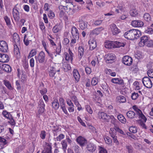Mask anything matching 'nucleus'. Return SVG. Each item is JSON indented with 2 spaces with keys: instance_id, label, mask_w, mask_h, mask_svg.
Segmentation results:
<instances>
[{
  "instance_id": "1",
  "label": "nucleus",
  "mask_w": 153,
  "mask_h": 153,
  "mask_svg": "<svg viewBox=\"0 0 153 153\" xmlns=\"http://www.w3.org/2000/svg\"><path fill=\"white\" fill-rule=\"evenodd\" d=\"M141 35V32L137 29H133L128 31L124 34V37L129 40H134Z\"/></svg>"
},
{
  "instance_id": "2",
  "label": "nucleus",
  "mask_w": 153,
  "mask_h": 153,
  "mask_svg": "<svg viewBox=\"0 0 153 153\" xmlns=\"http://www.w3.org/2000/svg\"><path fill=\"white\" fill-rule=\"evenodd\" d=\"M71 33L72 35V37L71 40L70 45L71 46L73 47L79 39V33L77 28L74 26L72 28Z\"/></svg>"
},
{
  "instance_id": "3",
  "label": "nucleus",
  "mask_w": 153,
  "mask_h": 153,
  "mask_svg": "<svg viewBox=\"0 0 153 153\" xmlns=\"http://www.w3.org/2000/svg\"><path fill=\"white\" fill-rule=\"evenodd\" d=\"M71 33L72 35V37L71 40L70 45L71 46L73 47L79 39V33L77 28L74 26L72 28Z\"/></svg>"
},
{
  "instance_id": "4",
  "label": "nucleus",
  "mask_w": 153,
  "mask_h": 153,
  "mask_svg": "<svg viewBox=\"0 0 153 153\" xmlns=\"http://www.w3.org/2000/svg\"><path fill=\"white\" fill-rule=\"evenodd\" d=\"M98 117L99 119H102L106 122H109L110 119L112 120L111 122L113 123H114V121L115 120L114 116L113 115L109 116L103 112H99L98 113Z\"/></svg>"
},
{
  "instance_id": "5",
  "label": "nucleus",
  "mask_w": 153,
  "mask_h": 153,
  "mask_svg": "<svg viewBox=\"0 0 153 153\" xmlns=\"http://www.w3.org/2000/svg\"><path fill=\"white\" fill-rule=\"evenodd\" d=\"M21 7L20 6L16 5L13 8L12 14L15 21L18 22L20 19L19 13L21 12Z\"/></svg>"
},
{
  "instance_id": "6",
  "label": "nucleus",
  "mask_w": 153,
  "mask_h": 153,
  "mask_svg": "<svg viewBox=\"0 0 153 153\" xmlns=\"http://www.w3.org/2000/svg\"><path fill=\"white\" fill-rule=\"evenodd\" d=\"M105 57L106 62L108 63H112L114 62L116 59L115 55L112 53L105 55Z\"/></svg>"
},
{
  "instance_id": "7",
  "label": "nucleus",
  "mask_w": 153,
  "mask_h": 153,
  "mask_svg": "<svg viewBox=\"0 0 153 153\" xmlns=\"http://www.w3.org/2000/svg\"><path fill=\"white\" fill-rule=\"evenodd\" d=\"M142 82L144 85L148 88H151L152 83L151 79L148 77H143L142 79Z\"/></svg>"
},
{
  "instance_id": "8",
  "label": "nucleus",
  "mask_w": 153,
  "mask_h": 153,
  "mask_svg": "<svg viewBox=\"0 0 153 153\" xmlns=\"http://www.w3.org/2000/svg\"><path fill=\"white\" fill-rule=\"evenodd\" d=\"M132 108L136 112V114L139 116V118L143 119L145 122H146L147 119L140 110L138 109L136 105L133 106Z\"/></svg>"
},
{
  "instance_id": "9",
  "label": "nucleus",
  "mask_w": 153,
  "mask_h": 153,
  "mask_svg": "<svg viewBox=\"0 0 153 153\" xmlns=\"http://www.w3.org/2000/svg\"><path fill=\"white\" fill-rule=\"evenodd\" d=\"M56 66V65H55V66L51 65L48 68V74L51 77H53L54 76L56 71L57 72H59L60 71L59 69L56 70L55 68Z\"/></svg>"
},
{
  "instance_id": "10",
  "label": "nucleus",
  "mask_w": 153,
  "mask_h": 153,
  "mask_svg": "<svg viewBox=\"0 0 153 153\" xmlns=\"http://www.w3.org/2000/svg\"><path fill=\"white\" fill-rule=\"evenodd\" d=\"M122 61L123 63L125 65L129 66L132 63V58L129 56H125L122 58Z\"/></svg>"
},
{
  "instance_id": "11",
  "label": "nucleus",
  "mask_w": 153,
  "mask_h": 153,
  "mask_svg": "<svg viewBox=\"0 0 153 153\" xmlns=\"http://www.w3.org/2000/svg\"><path fill=\"white\" fill-rule=\"evenodd\" d=\"M45 56L44 52L41 51L39 53L37 57L35 56V57L39 63H42L44 62L45 61Z\"/></svg>"
},
{
  "instance_id": "12",
  "label": "nucleus",
  "mask_w": 153,
  "mask_h": 153,
  "mask_svg": "<svg viewBox=\"0 0 153 153\" xmlns=\"http://www.w3.org/2000/svg\"><path fill=\"white\" fill-rule=\"evenodd\" d=\"M109 30L114 35H117L120 32V30L114 24H112L110 25Z\"/></svg>"
},
{
  "instance_id": "13",
  "label": "nucleus",
  "mask_w": 153,
  "mask_h": 153,
  "mask_svg": "<svg viewBox=\"0 0 153 153\" xmlns=\"http://www.w3.org/2000/svg\"><path fill=\"white\" fill-rule=\"evenodd\" d=\"M8 50L7 43L4 41H0V51L3 52H7Z\"/></svg>"
},
{
  "instance_id": "14",
  "label": "nucleus",
  "mask_w": 153,
  "mask_h": 153,
  "mask_svg": "<svg viewBox=\"0 0 153 153\" xmlns=\"http://www.w3.org/2000/svg\"><path fill=\"white\" fill-rule=\"evenodd\" d=\"M88 44L90 50H93L95 49L97 46V42L95 39L94 38L91 39L88 41Z\"/></svg>"
},
{
  "instance_id": "15",
  "label": "nucleus",
  "mask_w": 153,
  "mask_h": 153,
  "mask_svg": "<svg viewBox=\"0 0 153 153\" xmlns=\"http://www.w3.org/2000/svg\"><path fill=\"white\" fill-rule=\"evenodd\" d=\"M131 25L134 27H141L143 25L144 23L140 20H135L132 21Z\"/></svg>"
},
{
  "instance_id": "16",
  "label": "nucleus",
  "mask_w": 153,
  "mask_h": 153,
  "mask_svg": "<svg viewBox=\"0 0 153 153\" xmlns=\"http://www.w3.org/2000/svg\"><path fill=\"white\" fill-rule=\"evenodd\" d=\"M149 38L146 36H143L140 38V41L139 43L140 46L142 47L146 45L147 41H148Z\"/></svg>"
},
{
  "instance_id": "17",
  "label": "nucleus",
  "mask_w": 153,
  "mask_h": 153,
  "mask_svg": "<svg viewBox=\"0 0 153 153\" xmlns=\"http://www.w3.org/2000/svg\"><path fill=\"white\" fill-rule=\"evenodd\" d=\"M10 60L9 56L4 54H0V62H8Z\"/></svg>"
},
{
  "instance_id": "18",
  "label": "nucleus",
  "mask_w": 153,
  "mask_h": 153,
  "mask_svg": "<svg viewBox=\"0 0 153 153\" xmlns=\"http://www.w3.org/2000/svg\"><path fill=\"white\" fill-rule=\"evenodd\" d=\"M73 74L75 80V82H77L79 81L80 77L78 70L76 69H74L73 71Z\"/></svg>"
},
{
  "instance_id": "19",
  "label": "nucleus",
  "mask_w": 153,
  "mask_h": 153,
  "mask_svg": "<svg viewBox=\"0 0 153 153\" xmlns=\"http://www.w3.org/2000/svg\"><path fill=\"white\" fill-rule=\"evenodd\" d=\"M79 27L81 29L83 30L87 27L88 24L87 22L79 20Z\"/></svg>"
},
{
  "instance_id": "20",
  "label": "nucleus",
  "mask_w": 153,
  "mask_h": 153,
  "mask_svg": "<svg viewBox=\"0 0 153 153\" xmlns=\"http://www.w3.org/2000/svg\"><path fill=\"white\" fill-rule=\"evenodd\" d=\"M77 142L82 146H84L87 143L86 140L83 137L81 136L78 137L77 139Z\"/></svg>"
},
{
  "instance_id": "21",
  "label": "nucleus",
  "mask_w": 153,
  "mask_h": 153,
  "mask_svg": "<svg viewBox=\"0 0 153 153\" xmlns=\"http://www.w3.org/2000/svg\"><path fill=\"white\" fill-rule=\"evenodd\" d=\"M126 8L123 6L119 5L117 8L115 9V12L117 13H121L126 11Z\"/></svg>"
},
{
  "instance_id": "22",
  "label": "nucleus",
  "mask_w": 153,
  "mask_h": 153,
  "mask_svg": "<svg viewBox=\"0 0 153 153\" xmlns=\"http://www.w3.org/2000/svg\"><path fill=\"white\" fill-rule=\"evenodd\" d=\"M87 148L89 152H93L96 150V147L93 144L90 143L87 145Z\"/></svg>"
},
{
  "instance_id": "23",
  "label": "nucleus",
  "mask_w": 153,
  "mask_h": 153,
  "mask_svg": "<svg viewBox=\"0 0 153 153\" xmlns=\"http://www.w3.org/2000/svg\"><path fill=\"white\" fill-rule=\"evenodd\" d=\"M116 101L120 103H123L126 102V100L125 97L122 95H120L117 97Z\"/></svg>"
},
{
  "instance_id": "24",
  "label": "nucleus",
  "mask_w": 153,
  "mask_h": 153,
  "mask_svg": "<svg viewBox=\"0 0 153 153\" xmlns=\"http://www.w3.org/2000/svg\"><path fill=\"white\" fill-rule=\"evenodd\" d=\"M114 41H108L105 43V46L107 48H114Z\"/></svg>"
},
{
  "instance_id": "25",
  "label": "nucleus",
  "mask_w": 153,
  "mask_h": 153,
  "mask_svg": "<svg viewBox=\"0 0 153 153\" xmlns=\"http://www.w3.org/2000/svg\"><path fill=\"white\" fill-rule=\"evenodd\" d=\"M103 30V28L102 27L96 28L90 31V34L97 35L100 33L101 30Z\"/></svg>"
},
{
  "instance_id": "26",
  "label": "nucleus",
  "mask_w": 153,
  "mask_h": 153,
  "mask_svg": "<svg viewBox=\"0 0 153 153\" xmlns=\"http://www.w3.org/2000/svg\"><path fill=\"white\" fill-rule=\"evenodd\" d=\"M2 69L6 72H10L11 71V68L9 65L3 64L1 66Z\"/></svg>"
},
{
  "instance_id": "27",
  "label": "nucleus",
  "mask_w": 153,
  "mask_h": 153,
  "mask_svg": "<svg viewBox=\"0 0 153 153\" xmlns=\"http://www.w3.org/2000/svg\"><path fill=\"white\" fill-rule=\"evenodd\" d=\"M143 121L141 120H137V124L142 128L146 129L147 127L145 124L146 122H145L144 120L143 119Z\"/></svg>"
},
{
  "instance_id": "28",
  "label": "nucleus",
  "mask_w": 153,
  "mask_h": 153,
  "mask_svg": "<svg viewBox=\"0 0 153 153\" xmlns=\"http://www.w3.org/2000/svg\"><path fill=\"white\" fill-rule=\"evenodd\" d=\"M53 108L55 109H58L59 106V104L57 99H55L52 103Z\"/></svg>"
},
{
  "instance_id": "29",
  "label": "nucleus",
  "mask_w": 153,
  "mask_h": 153,
  "mask_svg": "<svg viewBox=\"0 0 153 153\" xmlns=\"http://www.w3.org/2000/svg\"><path fill=\"white\" fill-rule=\"evenodd\" d=\"M78 56L79 59H81L82 57L83 53L84 48L82 46H79L78 48Z\"/></svg>"
},
{
  "instance_id": "30",
  "label": "nucleus",
  "mask_w": 153,
  "mask_h": 153,
  "mask_svg": "<svg viewBox=\"0 0 153 153\" xmlns=\"http://www.w3.org/2000/svg\"><path fill=\"white\" fill-rule=\"evenodd\" d=\"M13 39L14 41L15 42L16 44L18 45L19 43L20 39L18 35L16 33L13 34Z\"/></svg>"
},
{
  "instance_id": "31",
  "label": "nucleus",
  "mask_w": 153,
  "mask_h": 153,
  "mask_svg": "<svg viewBox=\"0 0 153 153\" xmlns=\"http://www.w3.org/2000/svg\"><path fill=\"white\" fill-rule=\"evenodd\" d=\"M117 118L120 121L123 123L125 124L126 120L125 117L122 114H120L117 116Z\"/></svg>"
},
{
  "instance_id": "32",
  "label": "nucleus",
  "mask_w": 153,
  "mask_h": 153,
  "mask_svg": "<svg viewBox=\"0 0 153 153\" xmlns=\"http://www.w3.org/2000/svg\"><path fill=\"white\" fill-rule=\"evenodd\" d=\"M126 115L127 117L130 119H133L135 117V114L134 111H130L126 113Z\"/></svg>"
},
{
  "instance_id": "33",
  "label": "nucleus",
  "mask_w": 153,
  "mask_h": 153,
  "mask_svg": "<svg viewBox=\"0 0 153 153\" xmlns=\"http://www.w3.org/2000/svg\"><path fill=\"white\" fill-rule=\"evenodd\" d=\"M62 68L64 69V71H67L68 70H69L71 68L70 65L66 62L63 63Z\"/></svg>"
},
{
  "instance_id": "34",
  "label": "nucleus",
  "mask_w": 153,
  "mask_h": 153,
  "mask_svg": "<svg viewBox=\"0 0 153 153\" xmlns=\"http://www.w3.org/2000/svg\"><path fill=\"white\" fill-rule=\"evenodd\" d=\"M114 48H119L121 47H124L125 45L123 42L118 41H114Z\"/></svg>"
},
{
  "instance_id": "35",
  "label": "nucleus",
  "mask_w": 153,
  "mask_h": 153,
  "mask_svg": "<svg viewBox=\"0 0 153 153\" xmlns=\"http://www.w3.org/2000/svg\"><path fill=\"white\" fill-rule=\"evenodd\" d=\"M130 14L132 16H135L138 14L137 10L135 7H134L130 10Z\"/></svg>"
},
{
  "instance_id": "36",
  "label": "nucleus",
  "mask_w": 153,
  "mask_h": 153,
  "mask_svg": "<svg viewBox=\"0 0 153 153\" xmlns=\"http://www.w3.org/2000/svg\"><path fill=\"white\" fill-rule=\"evenodd\" d=\"M61 29L62 27L60 25H56L53 28L52 31L54 33H57Z\"/></svg>"
},
{
  "instance_id": "37",
  "label": "nucleus",
  "mask_w": 153,
  "mask_h": 153,
  "mask_svg": "<svg viewBox=\"0 0 153 153\" xmlns=\"http://www.w3.org/2000/svg\"><path fill=\"white\" fill-rule=\"evenodd\" d=\"M62 149L65 152H66L67 147V144L66 141L65 140H62L61 142Z\"/></svg>"
},
{
  "instance_id": "38",
  "label": "nucleus",
  "mask_w": 153,
  "mask_h": 153,
  "mask_svg": "<svg viewBox=\"0 0 153 153\" xmlns=\"http://www.w3.org/2000/svg\"><path fill=\"white\" fill-rule=\"evenodd\" d=\"M106 108L105 109V111L109 114H111L113 107L112 105H109L106 106Z\"/></svg>"
},
{
  "instance_id": "39",
  "label": "nucleus",
  "mask_w": 153,
  "mask_h": 153,
  "mask_svg": "<svg viewBox=\"0 0 153 153\" xmlns=\"http://www.w3.org/2000/svg\"><path fill=\"white\" fill-rule=\"evenodd\" d=\"M4 83L5 86L9 90H11L13 89L11 84L8 81L4 80Z\"/></svg>"
},
{
  "instance_id": "40",
  "label": "nucleus",
  "mask_w": 153,
  "mask_h": 153,
  "mask_svg": "<svg viewBox=\"0 0 153 153\" xmlns=\"http://www.w3.org/2000/svg\"><path fill=\"white\" fill-rule=\"evenodd\" d=\"M143 18L144 20L147 22H149L151 19V16L148 13H145L143 16Z\"/></svg>"
},
{
  "instance_id": "41",
  "label": "nucleus",
  "mask_w": 153,
  "mask_h": 153,
  "mask_svg": "<svg viewBox=\"0 0 153 153\" xmlns=\"http://www.w3.org/2000/svg\"><path fill=\"white\" fill-rule=\"evenodd\" d=\"M36 53V51L35 49H32L30 52L28 56V59H30L34 56Z\"/></svg>"
},
{
  "instance_id": "42",
  "label": "nucleus",
  "mask_w": 153,
  "mask_h": 153,
  "mask_svg": "<svg viewBox=\"0 0 153 153\" xmlns=\"http://www.w3.org/2000/svg\"><path fill=\"white\" fill-rule=\"evenodd\" d=\"M111 137L112 138L116 136V132L115 129L113 128H111V130L109 131Z\"/></svg>"
},
{
  "instance_id": "43",
  "label": "nucleus",
  "mask_w": 153,
  "mask_h": 153,
  "mask_svg": "<svg viewBox=\"0 0 153 153\" xmlns=\"http://www.w3.org/2000/svg\"><path fill=\"white\" fill-rule=\"evenodd\" d=\"M65 59L66 60L70 61L71 63L73 59V57L68 55L67 53H65Z\"/></svg>"
},
{
  "instance_id": "44",
  "label": "nucleus",
  "mask_w": 153,
  "mask_h": 153,
  "mask_svg": "<svg viewBox=\"0 0 153 153\" xmlns=\"http://www.w3.org/2000/svg\"><path fill=\"white\" fill-rule=\"evenodd\" d=\"M14 52L15 54L18 55L19 54V49L17 45V44L14 45Z\"/></svg>"
},
{
  "instance_id": "45",
  "label": "nucleus",
  "mask_w": 153,
  "mask_h": 153,
  "mask_svg": "<svg viewBox=\"0 0 153 153\" xmlns=\"http://www.w3.org/2000/svg\"><path fill=\"white\" fill-rule=\"evenodd\" d=\"M134 85L135 86V89L136 90H138L140 89L141 87V85L138 82H135L134 83Z\"/></svg>"
},
{
  "instance_id": "46",
  "label": "nucleus",
  "mask_w": 153,
  "mask_h": 153,
  "mask_svg": "<svg viewBox=\"0 0 153 153\" xmlns=\"http://www.w3.org/2000/svg\"><path fill=\"white\" fill-rule=\"evenodd\" d=\"M98 82V79L96 77H94L91 80V85H95Z\"/></svg>"
},
{
  "instance_id": "47",
  "label": "nucleus",
  "mask_w": 153,
  "mask_h": 153,
  "mask_svg": "<svg viewBox=\"0 0 153 153\" xmlns=\"http://www.w3.org/2000/svg\"><path fill=\"white\" fill-rule=\"evenodd\" d=\"M70 4L68 5H67L65 6V8H66V9H69L71 10H73V8L75 6L70 1Z\"/></svg>"
},
{
  "instance_id": "48",
  "label": "nucleus",
  "mask_w": 153,
  "mask_h": 153,
  "mask_svg": "<svg viewBox=\"0 0 153 153\" xmlns=\"http://www.w3.org/2000/svg\"><path fill=\"white\" fill-rule=\"evenodd\" d=\"M74 150L75 153H81L82 150L78 146L76 145L74 147Z\"/></svg>"
},
{
  "instance_id": "49",
  "label": "nucleus",
  "mask_w": 153,
  "mask_h": 153,
  "mask_svg": "<svg viewBox=\"0 0 153 153\" xmlns=\"http://www.w3.org/2000/svg\"><path fill=\"white\" fill-rule=\"evenodd\" d=\"M2 114L5 117L8 119L11 117V116L10 114L6 111H3Z\"/></svg>"
},
{
  "instance_id": "50",
  "label": "nucleus",
  "mask_w": 153,
  "mask_h": 153,
  "mask_svg": "<svg viewBox=\"0 0 153 153\" xmlns=\"http://www.w3.org/2000/svg\"><path fill=\"white\" fill-rule=\"evenodd\" d=\"M104 139L106 143L109 144L112 143V140L108 136L105 137Z\"/></svg>"
},
{
  "instance_id": "51",
  "label": "nucleus",
  "mask_w": 153,
  "mask_h": 153,
  "mask_svg": "<svg viewBox=\"0 0 153 153\" xmlns=\"http://www.w3.org/2000/svg\"><path fill=\"white\" fill-rule=\"evenodd\" d=\"M10 141L0 137V142L2 143L4 145L9 143Z\"/></svg>"
},
{
  "instance_id": "52",
  "label": "nucleus",
  "mask_w": 153,
  "mask_h": 153,
  "mask_svg": "<svg viewBox=\"0 0 153 153\" xmlns=\"http://www.w3.org/2000/svg\"><path fill=\"white\" fill-rule=\"evenodd\" d=\"M146 45L149 47L153 46V40L150 39L149 38L148 41H147Z\"/></svg>"
},
{
  "instance_id": "53",
  "label": "nucleus",
  "mask_w": 153,
  "mask_h": 153,
  "mask_svg": "<svg viewBox=\"0 0 153 153\" xmlns=\"http://www.w3.org/2000/svg\"><path fill=\"white\" fill-rule=\"evenodd\" d=\"M147 74L149 76L153 78V69H149L147 71Z\"/></svg>"
},
{
  "instance_id": "54",
  "label": "nucleus",
  "mask_w": 153,
  "mask_h": 153,
  "mask_svg": "<svg viewBox=\"0 0 153 153\" xmlns=\"http://www.w3.org/2000/svg\"><path fill=\"white\" fill-rule=\"evenodd\" d=\"M46 132L45 131H42L40 134V136L42 139H44L45 138Z\"/></svg>"
},
{
  "instance_id": "55",
  "label": "nucleus",
  "mask_w": 153,
  "mask_h": 153,
  "mask_svg": "<svg viewBox=\"0 0 153 153\" xmlns=\"http://www.w3.org/2000/svg\"><path fill=\"white\" fill-rule=\"evenodd\" d=\"M127 149L128 153H132L133 152V147L131 145H127L126 147Z\"/></svg>"
},
{
  "instance_id": "56",
  "label": "nucleus",
  "mask_w": 153,
  "mask_h": 153,
  "mask_svg": "<svg viewBox=\"0 0 153 153\" xmlns=\"http://www.w3.org/2000/svg\"><path fill=\"white\" fill-rule=\"evenodd\" d=\"M129 130L130 132L133 133H135L137 132L136 128L133 126H131L129 128Z\"/></svg>"
},
{
  "instance_id": "57",
  "label": "nucleus",
  "mask_w": 153,
  "mask_h": 153,
  "mask_svg": "<svg viewBox=\"0 0 153 153\" xmlns=\"http://www.w3.org/2000/svg\"><path fill=\"white\" fill-rule=\"evenodd\" d=\"M85 108L87 111L90 114H91L93 113L92 110L90 106L88 105L85 106Z\"/></svg>"
},
{
  "instance_id": "58",
  "label": "nucleus",
  "mask_w": 153,
  "mask_h": 153,
  "mask_svg": "<svg viewBox=\"0 0 153 153\" xmlns=\"http://www.w3.org/2000/svg\"><path fill=\"white\" fill-rule=\"evenodd\" d=\"M138 94L137 93L134 92L132 94L131 97L133 100H136L138 97Z\"/></svg>"
},
{
  "instance_id": "59",
  "label": "nucleus",
  "mask_w": 153,
  "mask_h": 153,
  "mask_svg": "<svg viewBox=\"0 0 153 153\" xmlns=\"http://www.w3.org/2000/svg\"><path fill=\"white\" fill-rule=\"evenodd\" d=\"M4 19L6 22L7 25H8L10 24V19L7 16H5L4 17Z\"/></svg>"
},
{
  "instance_id": "60",
  "label": "nucleus",
  "mask_w": 153,
  "mask_h": 153,
  "mask_svg": "<svg viewBox=\"0 0 153 153\" xmlns=\"http://www.w3.org/2000/svg\"><path fill=\"white\" fill-rule=\"evenodd\" d=\"M64 137L65 135L62 134H61L56 138V140L57 141H60Z\"/></svg>"
},
{
  "instance_id": "61",
  "label": "nucleus",
  "mask_w": 153,
  "mask_h": 153,
  "mask_svg": "<svg viewBox=\"0 0 153 153\" xmlns=\"http://www.w3.org/2000/svg\"><path fill=\"white\" fill-rule=\"evenodd\" d=\"M59 100L61 107L65 106V103L64 102V100L63 98L61 97L60 98H59Z\"/></svg>"
},
{
  "instance_id": "62",
  "label": "nucleus",
  "mask_w": 153,
  "mask_h": 153,
  "mask_svg": "<svg viewBox=\"0 0 153 153\" xmlns=\"http://www.w3.org/2000/svg\"><path fill=\"white\" fill-rule=\"evenodd\" d=\"M35 60L33 58H31L30 61V66L31 68H33L34 66Z\"/></svg>"
},
{
  "instance_id": "63",
  "label": "nucleus",
  "mask_w": 153,
  "mask_h": 153,
  "mask_svg": "<svg viewBox=\"0 0 153 153\" xmlns=\"http://www.w3.org/2000/svg\"><path fill=\"white\" fill-rule=\"evenodd\" d=\"M146 32L149 34H153V29L150 28H148L146 30Z\"/></svg>"
},
{
  "instance_id": "64",
  "label": "nucleus",
  "mask_w": 153,
  "mask_h": 153,
  "mask_svg": "<svg viewBox=\"0 0 153 153\" xmlns=\"http://www.w3.org/2000/svg\"><path fill=\"white\" fill-rule=\"evenodd\" d=\"M18 77L22 82L25 81L26 78V76L24 74Z\"/></svg>"
}]
</instances>
